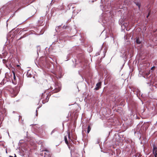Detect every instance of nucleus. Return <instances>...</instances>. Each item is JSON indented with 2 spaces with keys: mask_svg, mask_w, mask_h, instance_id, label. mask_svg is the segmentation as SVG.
<instances>
[{
  "mask_svg": "<svg viewBox=\"0 0 157 157\" xmlns=\"http://www.w3.org/2000/svg\"><path fill=\"white\" fill-rule=\"evenodd\" d=\"M61 90V86L56 84L55 86V88L54 89L55 92H57Z\"/></svg>",
  "mask_w": 157,
  "mask_h": 157,
  "instance_id": "f257e3e1",
  "label": "nucleus"
},
{
  "mask_svg": "<svg viewBox=\"0 0 157 157\" xmlns=\"http://www.w3.org/2000/svg\"><path fill=\"white\" fill-rule=\"evenodd\" d=\"M44 156L45 157H49L50 156L51 154L50 152L48 151L45 150L44 151Z\"/></svg>",
  "mask_w": 157,
  "mask_h": 157,
  "instance_id": "f03ea898",
  "label": "nucleus"
},
{
  "mask_svg": "<svg viewBox=\"0 0 157 157\" xmlns=\"http://www.w3.org/2000/svg\"><path fill=\"white\" fill-rule=\"evenodd\" d=\"M101 82H99L96 84V87L95 88V90H98L101 86Z\"/></svg>",
  "mask_w": 157,
  "mask_h": 157,
  "instance_id": "7ed1b4c3",
  "label": "nucleus"
},
{
  "mask_svg": "<svg viewBox=\"0 0 157 157\" xmlns=\"http://www.w3.org/2000/svg\"><path fill=\"white\" fill-rule=\"evenodd\" d=\"M156 151H157L156 147H153V153L155 156V157H156L157 153H156Z\"/></svg>",
  "mask_w": 157,
  "mask_h": 157,
  "instance_id": "20e7f679",
  "label": "nucleus"
},
{
  "mask_svg": "<svg viewBox=\"0 0 157 157\" xmlns=\"http://www.w3.org/2000/svg\"><path fill=\"white\" fill-rule=\"evenodd\" d=\"M91 128L90 126H88L87 128V133H88L90 131Z\"/></svg>",
  "mask_w": 157,
  "mask_h": 157,
  "instance_id": "39448f33",
  "label": "nucleus"
},
{
  "mask_svg": "<svg viewBox=\"0 0 157 157\" xmlns=\"http://www.w3.org/2000/svg\"><path fill=\"white\" fill-rule=\"evenodd\" d=\"M64 140L65 143L67 145L68 144L67 137L66 136H64Z\"/></svg>",
  "mask_w": 157,
  "mask_h": 157,
  "instance_id": "423d86ee",
  "label": "nucleus"
},
{
  "mask_svg": "<svg viewBox=\"0 0 157 157\" xmlns=\"http://www.w3.org/2000/svg\"><path fill=\"white\" fill-rule=\"evenodd\" d=\"M12 72L13 73V79L14 80H15L16 79V77L15 75V74L14 72L13 71H12Z\"/></svg>",
  "mask_w": 157,
  "mask_h": 157,
  "instance_id": "0eeeda50",
  "label": "nucleus"
},
{
  "mask_svg": "<svg viewBox=\"0 0 157 157\" xmlns=\"http://www.w3.org/2000/svg\"><path fill=\"white\" fill-rule=\"evenodd\" d=\"M136 42L138 44H140V41H139L138 39H136Z\"/></svg>",
  "mask_w": 157,
  "mask_h": 157,
  "instance_id": "6e6552de",
  "label": "nucleus"
},
{
  "mask_svg": "<svg viewBox=\"0 0 157 157\" xmlns=\"http://www.w3.org/2000/svg\"><path fill=\"white\" fill-rule=\"evenodd\" d=\"M136 5L137 6H138V8H139V9H140V5L139 4V3H137L136 4Z\"/></svg>",
  "mask_w": 157,
  "mask_h": 157,
  "instance_id": "1a4fd4ad",
  "label": "nucleus"
},
{
  "mask_svg": "<svg viewBox=\"0 0 157 157\" xmlns=\"http://www.w3.org/2000/svg\"><path fill=\"white\" fill-rule=\"evenodd\" d=\"M18 91H17L16 92H14V94H15V96H16V95L18 93Z\"/></svg>",
  "mask_w": 157,
  "mask_h": 157,
  "instance_id": "9d476101",
  "label": "nucleus"
},
{
  "mask_svg": "<svg viewBox=\"0 0 157 157\" xmlns=\"http://www.w3.org/2000/svg\"><path fill=\"white\" fill-rule=\"evenodd\" d=\"M10 157H16V155L15 154H14V156H11V155H10L9 156Z\"/></svg>",
  "mask_w": 157,
  "mask_h": 157,
  "instance_id": "9b49d317",
  "label": "nucleus"
},
{
  "mask_svg": "<svg viewBox=\"0 0 157 157\" xmlns=\"http://www.w3.org/2000/svg\"><path fill=\"white\" fill-rule=\"evenodd\" d=\"M155 67L154 66H153V67H152L151 68V69L152 70L153 68H154Z\"/></svg>",
  "mask_w": 157,
  "mask_h": 157,
  "instance_id": "f8f14e48",
  "label": "nucleus"
},
{
  "mask_svg": "<svg viewBox=\"0 0 157 157\" xmlns=\"http://www.w3.org/2000/svg\"><path fill=\"white\" fill-rule=\"evenodd\" d=\"M40 155H42V156H43V155H43V153H42V154H41Z\"/></svg>",
  "mask_w": 157,
  "mask_h": 157,
  "instance_id": "ddd939ff",
  "label": "nucleus"
},
{
  "mask_svg": "<svg viewBox=\"0 0 157 157\" xmlns=\"http://www.w3.org/2000/svg\"><path fill=\"white\" fill-rule=\"evenodd\" d=\"M149 14H148L147 16V17H148V16H149Z\"/></svg>",
  "mask_w": 157,
  "mask_h": 157,
  "instance_id": "4468645a",
  "label": "nucleus"
},
{
  "mask_svg": "<svg viewBox=\"0 0 157 157\" xmlns=\"http://www.w3.org/2000/svg\"><path fill=\"white\" fill-rule=\"evenodd\" d=\"M54 131V130H53L52 132V133H53Z\"/></svg>",
  "mask_w": 157,
  "mask_h": 157,
  "instance_id": "2eb2a0df",
  "label": "nucleus"
},
{
  "mask_svg": "<svg viewBox=\"0 0 157 157\" xmlns=\"http://www.w3.org/2000/svg\"><path fill=\"white\" fill-rule=\"evenodd\" d=\"M37 110H36V113H37ZM36 116H37V113H36Z\"/></svg>",
  "mask_w": 157,
  "mask_h": 157,
  "instance_id": "dca6fc26",
  "label": "nucleus"
},
{
  "mask_svg": "<svg viewBox=\"0 0 157 157\" xmlns=\"http://www.w3.org/2000/svg\"><path fill=\"white\" fill-rule=\"evenodd\" d=\"M68 138H69V134H68Z\"/></svg>",
  "mask_w": 157,
  "mask_h": 157,
  "instance_id": "f3484780",
  "label": "nucleus"
},
{
  "mask_svg": "<svg viewBox=\"0 0 157 157\" xmlns=\"http://www.w3.org/2000/svg\"><path fill=\"white\" fill-rule=\"evenodd\" d=\"M126 25H125V26Z\"/></svg>",
  "mask_w": 157,
  "mask_h": 157,
  "instance_id": "a211bd4d",
  "label": "nucleus"
},
{
  "mask_svg": "<svg viewBox=\"0 0 157 157\" xmlns=\"http://www.w3.org/2000/svg\"><path fill=\"white\" fill-rule=\"evenodd\" d=\"M1 96V94H0V96Z\"/></svg>",
  "mask_w": 157,
  "mask_h": 157,
  "instance_id": "6ab92c4d",
  "label": "nucleus"
}]
</instances>
